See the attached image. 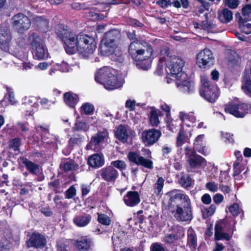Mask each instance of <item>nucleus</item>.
<instances>
[{
  "label": "nucleus",
  "mask_w": 251,
  "mask_h": 251,
  "mask_svg": "<svg viewBox=\"0 0 251 251\" xmlns=\"http://www.w3.org/2000/svg\"><path fill=\"white\" fill-rule=\"evenodd\" d=\"M156 3L162 8H166L172 4L176 8L181 7L186 8L188 7L189 2L187 0H159Z\"/></svg>",
  "instance_id": "19"
},
{
  "label": "nucleus",
  "mask_w": 251,
  "mask_h": 251,
  "mask_svg": "<svg viewBox=\"0 0 251 251\" xmlns=\"http://www.w3.org/2000/svg\"><path fill=\"white\" fill-rule=\"evenodd\" d=\"M64 99L66 104L71 108H74L79 100L78 96L70 92L64 94Z\"/></svg>",
  "instance_id": "25"
},
{
  "label": "nucleus",
  "mask_w": 251,
  "mask_h": 251,
  "mask_svg": "<svg viewBox=\"0 0 251 251\" xmlns=\"http://www.w3.org/2000/svg\"><path fill=\"white\" fill-rule=\"evenodd\" d=\"M17 129L19 132H20L21 135L25 138L29 130L28 124L27 123L19 122L17 123Z\"/></svg>",
  "instance_id": "40"
},
{
  "label": "nucleus",
  "mask_w": 251,
  "mask_h": 251,
  "mask_svg": "<svg viewBox=\"0 0 251 251\" xmlns=\"http://www.w3.org/2000/svg\"><path fill=\"white\" fill-rule=\"evenodd\" d=\"M226 5L231 9H234L238 5V0H225Z\"/></svg>",
  "instance_id": "58"
},
{
  "label": "nucleus",
  "mask_w": 251,
  "mask_h": 251,
  "mask_svg": "<svg viewBox=\"0 0 251 251\" xmlns=\"http://www.w3.org/2000/svg\"><path fill=\"white\" fill-rule=\"evenodd\" d=\"M201 201L205 204H209L211 202V198L209 194H205L201 198Z\"/></svg>",
  "instance_id": "61"
},
{
  "label": "nucleus",
  "mask_w": 251,
  "mask_h": 251,
  "mask_svg": "<svg viewBox=\"0 0 251 251\" xmlns=\"http://www.w3.org/2000/svg\"><path fill=\"white\" fill-rule=\"evenodd\" d=\"M111 165L117 168L122 171L126 168V164L125 162L122 160H118L112 161L111 163Z\"/></svg>",
  "instance_id": "53"
},
{
  "label": "nucleus",
  "mask_w": 251,
  "mask_h": 251,
  "mask_svg": "<svg viewBox=\"0 0 251 251\" xmlns=\"http://www.w3.org/2000/svg\"><path fill=\"white\" fill-rule=\"evenodd\" d=\"M218 17L223 23H227L230 22L233 18L232 12L226 8L218 12Z\"/></svg>",
  "instance_id": "29"
},
{
  "label": "nucleus",
  "mask_w": 251,
  "mask_h": 251,
  "mask_svg": "<svg viewBox=\"0 0 251 251\" xmlns=\"http://www.w3.org/2000/svg\"><path fill=\"white\" fill-rule=\"evenodd\" d=\"M151 251H165L164 248L158 243H154L151 248Z\"/></svg>",
  "instance_id": "64"
},
{
  "label": "nucleus",
  "mask_w": 251,
  "mask_h": 251,
  "mask_svg": "<svg viewBox=\"0 0 251 251\" xmlns=\"http://www.w3.org/2000/svg\"><path fill=\"white\" fill-rule=\"evenodd\" d=\"M100 176L106 182H114L118 176V173L114 167L110 165L102 169Z\"/></svg>",
  "instance_id": "18"
},
{
  "label": "nucleus",
  "mask_w": 251,
  "mask_h": 251,
  "mask_svg": "<svg viewBox=\"0 0 251 251\" xmlns=\"http://www.w3.org/2000/svg\"><path fill=\"white\" fill-rule=\"evenodd\" d=\"M30 25V19L22 13L16 14L13 17L12 25L19 33L28 30Z\"/></svg>",
  "instance_id": "12"
},
{
  "label": "nucleus",
  "mask_w": 251,
  "mask_h": 251,
  "mask_svg": "<svg viewBox=\"0 0 251 251\" xmlns=\"http://www.w3.org/2000/svg\"><path fill=\"white\" fill-rule=\"evenodd\" d=\"M94 110V107L93 105L88 102L84 103L80 108V113L81 114L91 115L93 113Z\"/></svg>",
  "instance_id": "39"
},
{
  "label": "nucleus",
  "mask_w": 251,
  "mask_h": 251,
  "mask_svg": "<svg viewBox=\"0 0 251 251\" xmlns=\"http://www.w3.org/2000/svg\"><path fill=\"white\" fill-rule=\"evenodd\" d=\"M61 169L65 172L76 170L78 168V165L75 163V161L68 159H64L61 161L60 165Z\"/></svg>",
  "instance_id": "26"
},
{
  "label": "nucleus",
  "mask_w": 251,
  "mask_h": 251,
  "mask_svg": "<svg viewBox=\"0 0 251 251\" xmlns=\"http://www.w3.org/2000/svg\"><path fill=\"white\" fill-rule=\"evenodd\" d=\"M98 219L100 223L106 226H109L111 223L110 218L105 214L99 215Z\"/></svg>",
  "instance_id": "50"
},
{
  "label": "nucleus",
  "mask_w": 251,
  "mask_h": 251,
  "mask_svg": "<svg viewBox=\"0 0 251 251\" xmlns=\"http://www.w3.org/2000/svg\"><path fill=\"white\" fill-rule=\"evenodd\" d=\"M91 244V240L87 236L82 237L76 241V246L79 251H88Z\"/></svg>",
  "instance_id": "23"
},
{
  "label": "nucleus",
  "mask_w": 251,
  "mask_h": 251,
  "mask_svg": "<svg viewBox=\"0 0 251 251\" xmlns=\"http://www.w3.org/2000/svg\"><path fill=\"white\" fill-rule=\"evenodd\" d=\"M120 32L113 29L106 32L101 41L100 49L104 56H111V59L120 63L124 62L125 58L121 48H116L115 42L120 38Z\"/></svg>",
  "instance_id": "3"
},
{
  "label": "nucleus",
  "mask_w": 251,
  "mask_h": 251,
  "mask_svg": "<svg viewBox=\"0 0 251 251\" xmlns=\"http://www.w3.org/2000/svg\"><path fill=\"white\" fill-rule=\"evenodd\" d=\"M33 25L38 30L42 32H46L49 28L48 20L42 16H36L34 18Z\"/></svg>",
  "instance_id": "20"
},
{
  "label": "nucleus",
  "mask_w": 251,
  "mask_h": 251,
  "mask_svg": "<svg viewBox=\"0 0 251 251\" xmlns=\"http://www.w3.org/2000/svg\"><path fill=\"white\" fill-rule=\"evenodd\" d=\"M161 135L160 130L152 128L145 130L142 132L141 140L146 146H150L155 144Z\"/></svg>",
  "instance_id": "13"
},
{
  "label": "nucleus",
  "mask_w": 251,
  "mask_h": 251,
  "mask_svg": "<svg viewBox=\"0 0 251 251\" xmlns=\"http://www.w3.org/2000/svg\"><path fill=\"white\" fill-rule=\"evenodd\" d=\"M166 122L167 124V126L170 131H173L174 129L176 127L177 124L176 121H174L171 116H168V118H166Z\"/></svg>",
  "instance_id": "51"
},
{
  "label": "nucleus",
  "mask_w": 251,
  "mask_h": 251,
  "mask_svg": "<svg viewBox=\"0 0 251 251\" xmlns=\"http://www.w3.org/2000/svg\"><path fill=\"white\" fill-rule=\"evenodd\" d=\"M159 111L154 107H152L150 111V122L153 126H157L160 123L158 118Z\"/></svg>",
  "instance_id": "34"
},
{
  "label": "nucleus",
  "mask_w": 251,
  "mask_h": 251,
  "mask_svg": "<svg viewBox=\"0 0 251 251\" xmlns=\"http://www.w3.org/2000/svg\"><path fill=\"white\" fill-rule=\"evenodd\" d=\"M76 195V189L74 186H71L66 191L65 198L70 199Z\"/></svg>",
  "instance_id": "55"
},
{
  "label": "nucleus",
  "mask_w": 251,
  "mask_h": 251,
  "mask_svg": "<svg viewBox=\"0 0 251 251\" xmlns=\"http://www.w3.org/2000/svg\"><path fill=\"white\" fill-rule=\"evenodd\" d=\"M213 199L214 202L218 204L223 202L224 197L222 194L218 193L213 196Z\"/></svg>",
  "instance_id": "60"
},
{
  "label": "nucleus",
  "mask_w": 251,
  "mask_h": 251,
  "mask_svg": "<svg viewBox=\"0 0 251 251\" xmlns=\"http://www.w3.org/2000/svg\"><path fill=\"white\" fill-rule=\"evenodd\" d=\"M128 200L126 201V205L134 206L139 203L140 200L138 193L137 192H129L127 195Z\"/></svg>",
  "instance_id": "32"
},
{
  "label": "nucleus",
  "mask_w": 251,
  "mask_h": 251,
  "mask_svg": "<svg viewBox=\"0 0 251 251\" xmlns=\"http://www.w3.org/2000/svg\"><path fill=\"white\" fill-rule=\"evenodd\" d=\"M159 60L160 63H165L167 73L176 78V85L180 91L190 93L193 90V84L188 80L187 74L182 72L185 62L182 58L171 55L169 48L165 47L160 50Z\"/></svg>",
  "instance_id": "1"
},
{
  "label": "nucleus",
  "mask_w": 251,
  "mask_h": 251,
  "mask_svg": "<svg viewBox=\"0 0 251 251\" xmlns=\"http://www.w3.org/2000/svg\"><path fill=\"white\" fill-rule=\"evenodd\" d=\"M28 247L42 248L46 244L45 236L39 233H33L26 242Z\"/></svg>",
  "instance_id": "17"
},
{
  "label": "nucleus",
  "mask_w": 251,
  "mask_h": 251,
  "mask_svg": "<svg viewBox=\"0 0 251 251\" xmlns=\"http://www.w3.org/2000/svg\"><path fill=\"white\" fill-rule=\"evenodd\" d=\"M107 136L108 132L106 130L99 131L91 138L89 145H98L104 142L105 139Z\"/></svg>",
  "instance_id": "24"
},
{
  "label": "nucleus",
  "mask_w": 251,
  "mask_h": 251,
  "mask_svg": "<svg viewBox=\"0 0 251 251\" xmlns=\"http://www.w3.org/2000/svg\"><path fill=\"white\" fill-rule=\"evenodd\" d=\"M160 108L163 111L166 112V118H168L169 115V116H171V113H170L171 108L168 104H167L166 103H165L161 104L160 105Z\"/></svg>",
  "instance_id": "59"
},
{
  "label": "nucleus",
  "mask_w": 251,
  "mask_h": 251,
  "mask_svg": "<svg viewBox=\"0 0 251 251\" xmlns=\"http://www.w3.org/2000/svg\"><path fill=\"white\" fill-rule=\"evenodd\" d=\"M244 93L248 97L251 98V79L246 78L244 80L241 87Z\"/></svg>",
  "instance_id": "37"
},
{
  "label": "nucleus",
  "mask_w": 251,
  "mask_h": 251,
  "mask_svg": "<svg viewBox=\"0 0 251 251\" xmlns=\"http://www.w3.org/2000/svg\"><path fill=\"white\" fill-rule=\"evenodd\" d=\"M204 136V134H201L198 135L195 139L194 143L195 148L197 149L201 153H202V152L200 151V146H201L202 144Z\"/></svg>",
  "instance_id": "48"
},
{
  "label": "nucleus",
  "mask_w": 251,
  "mask_h": 251,
  "mask_svg": "<svg viewBox=\"0 0 251 251\" xmlns=\"http://www.w3.org/2000/svg\"><path fill=\"white\" fill-rule=\"evenodd\" d=\"M140 46L138 42L131 43L129 46V52L133 59L137 61L147 60V65L142 67L144 70H148L151 65L153 50L150 45H147L142 47H140Z\"/></svg>",
  "instance_id": "7"
},
{
  "label": "nucleus",
  "mask_w": 251,
  "mask_h": 251,
  "mask_svg": "<svg viewBox=\"0 0 251 251\" xmlns=\"http://www.w3.org/2000/svg\"><path fill=\"white\" fill-rule=\"evenodd\" d=\"M228 210L234 216H237L242 212L241 208L240 207L239 204L237 203H234L230 205L228 208Z\"/></svg>",
  "instance_id": "46"
},
{
  "label": "nucleus",
  "mask_w": 251,
  "mask_h": 251,
  "mask_svg": "<svg viewBox=\"0 0 251 251\" xmlns=\"http://www.w3.org/2000/svg\"><path fill=\"white\" fill-rule=\"evenodd\" d=\"M188 245L192 251H195L197 247V242L196 234L192 228L188 230Z\"/></svg>",
  "instance_id": "31"
},
{
  "label": "nucleus",
  "mask_w": 251,
  "mask_h": 251,
  "mask_svg": "<svg viewBox=\"0 0 251 251\" xmlns=\"http://www.w3.org/2000/svg\"><path fill=\"white\" fill-rule=\"evenodd\" d=\"M128 157L130 161H132L137 165H140L149 169L153 168V162L149 159L140 156L138 153L135 152H129Z\"/></svg>",
  "instance_id": "16"
},
{
  "label": "nucleus",
  "mask_w": 251,
  "mask_h": 251,
  "mask_svg": "<svg viewBox=\"0 0 251 251\" xmlns=\"http://www.w3.org/2000/svg\"><path fill=\"white\" fill-rule=\"evenodd\" d=\"M27 41L35 59L43 60L49 57V53L44 40L39 35L34 32L29 33Z\"/></svg>",
  "instance_id": "6"
},
{
  "label": "nucleus",
  "mask_w": 251,
  "mask_h": 251,
  "mask_svg": "<svg viewBox=\"0 0 251 251\" xmlns=\"http://www.w3.org/2000/svg\"><path fill=\"white\" fill-rule=\"evenodd\" d=\"M21 140L19 138L13 139L9 141V147L14 151H19Z\"/></svg>",
  "instance_id": "42"
},
{
  "label": "nucleus",
  "mask_w": 251,
  "mask_h": 251,
  "mask_svg": "<svg viewBox=\"0 0 251 251\" xmlns=\"http://www.w3.org/2000/svg\"><path fill=\"white\" fill-rule=\"evenodd\" d=\"M11 39L10 31L6 24L0 25V48L4 51L8 50V44Z\"/></svg>",
  "instance_id": "15"
},
{
  "label": "nucleus",
  "mask_w": 251,
  "mask_h": 251,
  "mask_svg": "<svg viewBox=\"0 0 251 251\" xmlns=\"http://www.w3.org/2000/svg\"><path fill=\"white\" fill-rule=\"evenodd\" d=\"M92 217L90 214L83 213L74 218V224L78 227H84L87 226L91 221Z\"/></svg>",
  "instance_id": "21"
},
{
  "label": "nucleus",
  "mask_w": 251,
  "mask_h": 251,
  "mask_svg": "<svg viewBox=\"0 0 251 251\" xmlns=\"http://www.w3.org/2000/svg\"><path fill=\"white\" fill-rule=\"evenodd\" d=\"M95 79L108 90L120 88L124 82V80L118 78L115 70L109 67H103L97 71Z\"/></svg>",
  "instance_id": "4"
},
{
  "label": "nucleus",
  "mask_w": 251,
  "mask_h": 251,
  "mask_svg": "<svg viewBox=\"0 0 251 251\" xmlns=\"http://www.w3.org/2000/svg\"><path fill=\"white\" fill-rule=\"evenodd\" d=\"M240 28L242 31L246 34L251 33V24L244 23L240 25Z\"/></svg>",
  "instance_id": "54"
},
{
  "label": "nucleus",
  "mask_w": 251,
  "mask_h": 251,
  "mask_svg": "<svg viewBox=\"0 0 251 251\" xmlns=\"http://www.w3.org/2000/svg\"><path fill=\"white\" fill-rule=\"evenodd\" d=\"M88 164L94 168L101 167L104 163V159L102 154L96 153L91 155L88 161Z\"/></svg>",
  "instance_id": "22"
},
{
  "label": "nucleus",
  "mask_w": 251,
  "mask_h": 251,
  "mask_svg": "<svg viewBox=\"0 0 251 251\" xmlns=\"http://www.w3.org/2000/svg\"><path fill=\"white\" fill-rule=\"evenodd\" d=\"M191 136V132H190V136L188 137L183 129L180 130L176 138V146L181 147L184 143L189 142Z\"/></svg>",
  "instance_id": "33"
},
{
  "label": "nucleus",
  "mask_w": 251,
  "mask_h": 251,
  "mask_svg": "<svg viewBox=\"0 0 251 251\" xmlns=\"http://www.w3.org/2000/svg\"><path fill=\"white\" fill-rule=\"evenodd\" d=\"M201 84L200 95L208 102H215L220 95L219 89L217 86L211 84L207 76L205 75L201 76Z\"/></svg>",
  "instance_id": "9"
},
{
  "label": "nucleus",
  "mask_w": 251,
  "mask_h": 251,
  "mask_svg": "<svg viewBox=\"0 0 251 251\" xmlns=\"http://www.w3.org/2000/svg\"><path fill=\"white\" fill-rule=\"evenodd\" d=\"M82 196L87 195L90 190V186L85 184H82L81 186Z\"/></svg>",
  "instance_id": "63"
},
{
  "label": "nucleus",
  "mask_w": 251,
  "mask_h": 251,
  "mask_svg": "<svg viewBox=\"0 0 251 251\" xmlns=\"http://www.w3.org/2000/svg\"><path fill=\"white\" fill-rule=\"evenodd\" d=\"M184 235L183 229L181 227H177V232L175 235L174 234H170L167 235L164 238V241L166 244H171L177 240L178 238H180L181 236Z\"/></svg>",
  "instance_id": "28"
},
{
  "label": "nucleus",
  "mask_w": 251,
  "mask_h": 251,
  "mask_svg": "<svg viewBox=\"0 0 251 251\" xmlns=\"http://www.w3.org/2000/svg\"><path fill=\"white\" fill-rule=\"evenodd\" d=\"M164 180L163 178L158 177L157 182L154 184V191L157 195L160 194L164 186Z\"/></svg>",
  "instance_id": "44"
},
{
  "label": "nucleus",
  "mask_w": 251,
  "mask_h": 251,
  "mask_svg": "<svg viewBox=\"0 0 251 251\" xmlns=\"http://www.w3.org/2000/svg\"><path fill=\"white\" fill-rule=\"evenodd\" d=\"M249 107L248 104L244 103H230L225 106V110L236 117L243 118L248 112Z\"/></svg>",
  "instance_id": "14"
},
{
  "label": "nucleus",
  "mask_w": 251,
  "mask_h": 251,
  "mask_svg": "<svg viewBox=\"0 0 251 251\" xmlns=\"http://www.w3.org/2000/svg\"><path fill=\"white\" fill-rule=\"evenodd\" d=\"M22 162L25 165L26 169L32 174L37 175L39 173L40 169L38 165L26 158L23 159Z\"/></svg>",
  "instance_id": "30"
},
{
  "label": "nucleus",
  "mask_w": 251,
  "mask_h": 251,
  "mask_svg": "<svg viewBox=\"0 0 251 251\" xmlns=\"http://www.w3.org/2000/svg\"><path fill=\"white\" fill-rule=\"evenodd\" d=\"M56 34L57 37L64 44V48L66 52L72 53L74 50L75 36L68 26L59 25L56 27Z\"/></svg>",
  "instance_id": "8"
},
{
  "label": "nucleus",
  "mask_w": 251,
  "mask_h": 251,
  "mask_svg": "<svg viewBox=\"0 0 251 251\" xmlns=\"http://www.w3.org/2000/svg\"><path fill=\"white\" fill-rule=\"evenodd\" d=\"M35 98L31 96L25 97L23 99V104H32L34 103Z\"/></svg>",
  "instance_id": "62"
},
{
  "label": "nucleus",
  "mask_w": 251,
  "mask_h": 251,
  "mask_svg": "<svg viewBox=\"0 0 251 251\" xmlns=\"http://www.w3.org/2000/svg\"><path fill=\"white\" fill-rule=\"evenodd\" d=\"M178 116H179V118L180 119V120L182 122H184L187 126H191L189 124V123H188V117L189 116V114H187L186 113H185L183 111H181L179 112Z\"/></svg>",
  "instance_id": "56"
},
{
  "label": "nucleus",
  "mask_w": 251,
  "mask_h": 251,
  "mask_svg": "<svg viewBox=\"0 0 251 251\" xmlns=\"http://www.w3.org/2000/svg\"><path fill=\"white\" fill-rule=\"evenodd\" d=\"M221 135L222 140L226 144H233L234 140L233 139V135L227 132H221Z\"/></svg>",
  "instance_id": "43"
},
{
  "label": "nucleus",
  "mask_w": 251,
  "mask_h": 251,
  "mask_svg": "<svg viewBox=\"0 0 251 251\" xmlns=\"http://www.w3.org/2000/svg\"><path fill=\"white\" fill-rule=\"evenodd\" d=\"M214 62V57L211 50L204 49L200 51L197 55L196 63L200 68H209Z\"/></svg>",
  "instance_id": "10"
},
{
  "label": "nucleus",
  "mask_w": 251,
  "mask_h": 251,
  "mask_svg": "<svg viewBox=\"0 0 251 251\" xmlns=\"http://www.w3.org/2000/svg\"><path fill=\"white\" fill-rule=\"evenodd\" d=\"M11 54L20 60L25 59V53L21 50H14Z\"/></svg>",
  "instance_id": "57"
},
{
  "label": "nucleus",
  "mask_w": 251,
  "mask_h": 251,
  "mask_svg": "<svg viewBox=\"0 0 251 251\" xmlns=\"http://www.w3.org/2000/svg\"><path fill=\"white\" fill-rule=\"evenodd\" d=\"M185 153L188 157V162L191 168H204L207 166L206 160L201 156L196 154L194 151L189 147H185Z\"/></svg>",
  "instance_id": "11"
},
{
  "label": "nucleus",
  "mask_w": 251,
  "mask_h": 251,
  "mask_svg": "<svg viewBox=\"0 0 251 251\" xmlns=\"http://www.w3.org/2000/svg\"><path fill=\"white\" fill-rule=\"evenodd\" d=\"M216 26L215 23L213 21H209L207 20L203 21L201 23V28L204 30H209L211 29L214 28Z\"/></svg>",
  "instance_id": "47"
},
{
  "label": "nucleus",
  "mask_w": 251,
  "mask_h": 251,
  "mask_svg": "<svg viewBox=\"0 0 251 251\" xmlns=\"http://www.w3.org/2000/svg\"><path fill=\"white\" fill-rule=\"evenodd\" d=\"M13 239L11 237H8V238L2 237L0 239V251H5L9 250L12 245Z\"/></svg>",
  "instance_id": "35"
},
{
  "label": "nucleus",
  "mask_w": 251,
  "mask_h": 251,
  "mask_svg": "<svg viewBox=\"0 0 251 251\" xmlns=\"http://www.w3.org/2000/svg\"><path fill=\"white\" fill-rule=\"evenodd\" d=\"M174 218L179 222H188L192 219L191 201L181 190L175 189L167 193L163 201Z\"/></svg>",
  "instance_id": "2"
},
{
  "label": "nucleus",
  "mask_w": 251,
  "mask_h": 251,
  "mask_svg": "<svg viewBox=\"0 0 251 251\" xmlns=\"http://www.w3.org/2000/svg\"><path fill=\"white\" fill-rule=\"evenodd\" d=\"M74 50L70 54L77 51L84 58H89L96 49V43L93 37L89 35L79 33L75 38Z\"/></svg>",
  "instance_id": "5"
},
{
  "label": "nucleus",
  "mask_w": 251,
  "mask_h": 251,
  "mask_svg": "<svg viewBox=\"0 0 251 251\" xmlns=\"http://www.w3.org/2000/svg\"><path fill=\"white\" fill-rule=\"evenodd\" d=\"M82 142V137L79 135L74 136L69 140V144L72 146L78 145Z\"/></svg>",
  "instance_id": "52"
},
{
  "label": "nucleus",
  "mask_w": 251,
  "mask_h": 251,
  "mask_svg": "<svg viewBox=\"0 0 251 251\" xmlns=\"http://www.w3.org/2000/svg\"><path fill=\"white\" fill-rule=\"evenodd\" d=\"M115 135L117 138L123 143L126 142V127L120 125L115 131Z\"/></svg>",
  "instance_id": "36"
},
{
  "label": "nucleus",
  "mask_w": 251,
  "mask_h": 251,
  "mask_svg": "<svg viewBox=\"0 0 251 251\" xmlns=\"http://www.w3.org/2000/svg\"><path fill=\"white\" fill-rule=\"evenodd\" d=\"M216 207L215 205L211 204L207 208H204L202 210V216L204 218H207L212 216L215 213Z\"/></svg>",
  "instance_id": "41"
},
{
  "label": "nucleus",
  "mask_w": 251,
  "mask_h": 251,
  "mask_svg": "<svg viewBox=\"0 0 251 251\" xmlns=\"http://www.w3.org/2000/svg\"><path fill=\"white\" fill-rule=\"evenodd\" d=\"M89 126L85 122L76 120L72 129L74 131H86L89 129Z\"/></svg>",
  "instance_id": "38"
},
{
  "label": "nucleus",
  "mask_w": 251,
  "mask_h": 251,
  "mask_svg": "<svg viewBox=\"0 0 251 251\" xmlns=\"http://www.w3.org/2000/svg\"><path fill=\"white\" fill-rule=\"evenodd\" d=\"M205 187L210 192H216L218 191L219 185L214 181H210L206 184Z\"/></svg>",
  "instance_id": "49"
},
{
  "label": "nucleus",
  "mask_w": 251,
  "mask_h": 251,
  "mask_svg": "<svg viewBox=\"0 0 251 251\" xmlns=\"http://www.w3.org/2000/svg\"><path fill=\"white\" fill-rule=\"evenodd\" d=\"M214 237L215 240H229L230 236L223 231L222 225L221 224H217L215 227V235Z\"/></svg>",
  "instance_id": "27"
},
{
  "label": "nucleus",
  "mask_w": 251,
  "mask_h": 251,
  "mask_svg": "<svg viewBox=\"0 0 251 251\" xmlns=\"http://www.w3.org/2000/svg\"><path fill=\"white\" fill-rule=\"evenodd\" d=\"M180 183L183 187H188L192 184V180L188 176H183L181 177Z\"/></svg>",
  "instance_id": "45"
}]
</instances>
